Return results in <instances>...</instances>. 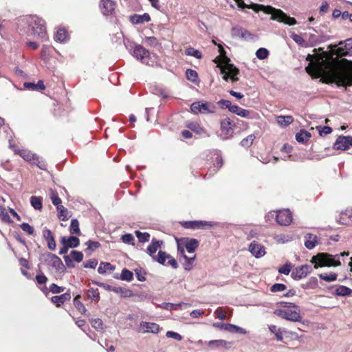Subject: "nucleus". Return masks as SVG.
Returning a JSON list of instances; mask_svg holds the SVG:
<instances>
[{
	"mask_svg": "<svg viewBox=\"0 0 352 352\" xmlns=\"http://www.w3.org/2000/svg\"><path fill=\"white\" fill-rule=\"evenodd\" d=\"M186 126L197 134H202L205 132L204 129L197 122H189L186 124Z\"/></svg>",
	"mask_w": 352,
	"mask_h": 352,
	"instance_id": "obj_39",
	"label": "nucleus"
},
{
	"mask_svg": "<svg viewBox=\"0 0 352 352\" xmlns=\"http://www.w3.org/2000/svg\"><path fill=\"white\" fill-rule=\"evenodd\" d=\"M352 294V289L344 286L340 285L335 290V294L340 296H350Z\"/></svg>",
	"mask_w": 352,
	"mask_h": 352,
	"instance_id": "obj_37",
	"label": "nucleus"
},
{
	"mask_svg": "<svg viewBox=\"0 0 352 352\" xmlns=\"http://www.w3.org/2000/svg\"><path fill=\"white\" fill-rule=\"evenodd\" d=\"M60 243L62 244H66L69 248H74L79 245L80 241L78 238L74 236H71L68 238L63 236L60 239Z\"/></svg>",
	"mask_w": 352,
	"mask_h": 352,
	"instance_id": "obj_25",
	"label": "nucleus"
},
{
	"mask_svg": "<svg viewBox=\"0 0 352 352\" xmlns=\"http://www.w3.org/2000/svg\"><path fill=\"white\" fill-rule=\"evenodd\" d=\"M58 213V218L61 221H66L68 219L67 217V210L62 205L58 206L56 207Z\"/></svg>",
	"mask_w": 352,
	"mask_h": 352,
	"instance_id": "obj_43",
	"label": "nucleus"
},
{
	"mask_svg": "<svg viewBox=\"0 0 352 352\" xmlns=\"http://www.w3.org/2000/svg\"><path fill=\"white\" fill-rule=\"evenodd\" d=\"M230 112L242 118H248L250 116V111L248 110L242 109L238 105H232V107H230Z\"/></svg>",
	"mask_w": 352,
	"mask_h": 352,
	"instance_id": "obj_28",
	"label": "nucleus"
},
{
	"mask_svg": "<svg viewBox=\"0 0 352 352\" xmlns=\"http://www.w3.org/2000/svg\"><path fill=\"white\" fill-rule=\"evenodd\" d=\"M130 21L133 24H142L151 21L150 15L148 13L143 14H133L130 16Z\"/></svg>",
	"mask_w": 352,
	"mask_h": 352,
	"instance_id": "obj_24",
	"label": "nucleus"
},
{
	"mask_svg": "<svg viewBox=\"0 0 352 352\" xmlns=\"http://www.w3.org/2000/svg\"><path fill=\"white\" fill-rule=\"evenodd\" d=\"M184 245L185 248L189 253H193L199 245V241L195 239L184 238L182 239V243L178 245V250L182 254H184V250L182 247Z\"/></svg>",
	"mask_w": 352,
	"mask_h": 352,
	"instance_id": "obj_11",
	"label": "nucleus"
},
{
	"mask_svg": "<svg viewBox=\"0 0 352 352\" xmlns=\"http://www.w3.org/2000/svg\"><path fill=\"white\" fill-rule=\"evenodd\" d=\"M187 79L192 82H195L198 78V74L195 70L188 69L186 71Z\"/></svg>",
	"mask_w": 352,
	"mask_h": 352,
	"instance_id": "obj_47",
	"label": "nucleus"
},
{
	"mask_svg": "<svg viewBox=\"0 0 352 352\" xmlns=\"http://www.w3.org/2000/svg\"><path fill=\"white\" fill-rule=\"evenodd\" d=\"M133 278V274L130 270L124 268L122 270L120 279L122 280L131 281Z\"/></svg>",
	"mask_w": 352,
	"mask_h": 352,
	"instance_id": "obj_42",
	"label": "nucleus"
},
{
	"mask_svg": "<svg viewBox=\"0 0 352 352\" xmlns=\"http://www.w3.org/2000/svg\"><path fill=\"white\" fill-rule=\"evenodd\" d=\"M318 276L320 277V279L325 280L327 282H333L337 279L338 275L336 273L330 272L320 274Z\"/></svg>",
	"mask_w": 352,
	"mask_h": 352,
	"instance_id": "obj_40",
	"label": "nucleus"
},
{
	"mask_svg": "<svg viewBox=\"0 0 352 352\" xmlns=\"http://www.w3.org/2000/svg\"><path fill=\"white\" fill-rule=\"evenodd\" d=\"M69 232L72 234H80L79 222L77 219H74L71 221Z\"/></svg>",
	"mask_w": 352,
	"mask_h": 352,
	"instance_id": "obj_41",
	"label": "nucleus"
},
{
	"mask_svg": "<svg viewBox=\"0 0 352 352\" xmlns=\"http://www.w3.org/2000/svg\"><path fill=\"white\" fill-rule=\"evenodd\" d=\"M292 38L294 42H296L298 45L300 46H305V41L304 38L298 34H292L291 35Z\"/></svg>",
	"mask_w": 352,
	"mask_h": 352,
	"instance_id": "obj_60",
	"label": "nucleus"
},
{
	"mask_svg": "<svg viewBox=\"0 0 352 352\" xmlns=\"http://www.w3.org/2000/svg\"><path fill=\"white\" fill-rule=\"evenodd\" d=\"M70 256L72 259L78 263H80L83 259V254L82 252L73 250L70 252Z\"/></svg>",
	"mask_w": 352,
	"mask_h": 352,
	"instance_id": "obj_56",
	"label": "nucleus"
},
{
	"mask_svg": "<svg viewBox=\"0 0 352 352\" xmlns=\"http://www.w3.org/2000/svg\"><path fill=\"white\" fill-rule=\"evenodd\" d=\"M278 124L281 126H287L293 122L294 118L291 116H279L276 118Z\"/></svg>",
	"mask_w": 352,
	"mask_h": 352,
	"instance_id": "obj_30",
	"label": "nucleus"
},
{
	"mask_svg": "<svg viewBox=\"0 0 352 352\" xmlns=\"http://www.w3.org/2000/svg\"><path fill=\"white\" fill-rule=\"evenodd\" d=\"M264 12L270 14L271 20L277 21L288 25H294L297 23L296 20L294 17L287 15L283 10L274 8L272 6H267L265 8Z\"/></svg>",
	"mask_w": 352,
	"mask_h": 352,
	"instance_id": "obj_4",
	"label": "nucleus"
},
{
	"mask_svg": "<svg viewBox=\"0 0 352 352\" xmlns=\"http://www.w3.org/2000/svg\"><path fill=\"white\" fill-rule=\"evenodd\" d=\"M115 268V266L112 265L110 263L102 262L98 268V272L103 274L107 272H113Z\"/></svg>",
	"mask_w": 352,
	"mask_h": 352,
	"instance_id": "obj_31",
	"label": "nucleus"
},
{
	"mask_svg": "<svg viewBox=\"0 0 352 352\" xmlns=\"http://www.w3.org/2000/svg\"><path fill=\"white\" fill-rule=\"evenodd\" d=\"M337 52L341 56H352V38H348L344 41L340 42Z\"/></svg>",
	"mask_w": 352,
	"mask_h": 352,
	"instance_id": "obj_14",
	"label": "nucleus"
},
{
	"mask_svg": "<svg viewBox=\"0 0 352 352\" xmlns=\"http://www.w3.org/2000/svg\"><path fill=\"white\" fill-rule=\"evenodd\" d=\"M318 287V279L316 277H311L305 283L301 284V287L304 289H315Z\"/></svg>",
	"mask_w": 352,
	"mask_h": 352,
	"instance_id": "obj_32",
	"label": "nucleus"
},
{
	"mask_svg": "<svg viewBox=\"0 0 352 352\" xmlns=\"http://www.w3.org/2000/svg\"><path fill=\"white\" fill-rule=\"evenodd\" d=\"M47 260L49 263L59 272H63L65 270V267L61 259L56 254L48 253L47 254Z\"/></svg>",
	"mask_w": 352,
	"mask_h": 352,
	"instance_id": "obj_15",
	"label": "nucleus"
},
{
	"mask_svg": "<svg viewBox=\"0 0 352 352\" xmlns=\"http://www.w3.org/2000/svg\"><path fill=\"white\" fill-rule=\"evenodd\" d=\"M10 146L13 148V151L15 154L20 155L24 160L29 162L31 164L36 156V154L32 153L30 151L16 148L11 144H10Z\"/></svg>",
	"mask_w": 352,
	"mask_h": 352,
	"instance_id": "obj_17",
	"label": "nucleus"
},
{
	"mask_svg": "<svg viewBox=\"0 0 352 352\" xmlns=\"http://www.w3.org/2000/svg\"><path fill=\"white\" fill-rule=\"evenodd\" d=\"M115 293L118 294L122 298H129L133 296V292L126 287H116Z\"/></svg>",
	"mask_w": 352,
	"mask_h": 352,
	"instance_id": "obj_36",
	"label": "nucleus"
},
{
	"mask_svg": "<svg viewBox=\"0 0 352 352\" xmlns=\"http://www.w3.org/2000/svg\"><path fill=\"white\" fill-rule=\"evenodd\" d=\"M167 258H170V255L167 254L166 252H163V251H159L158 252V256H155L153 260L162 264V265H166V260Z\"/></svg>",
	"mask_w": 352,
	"mask_h": 352,
	"instance_id": "obj_34",
	"label": "nucleus"
},
{
	"mask_svg": "<svg viewBox=\"0 0 352 352\" xmlns=\"http://www.w3.org/2000/svg\"><path fill=\"white\" fill-rule=\"evenodd\" d=\"M43 236L47 242V248L51 250H54L56 244L51 230L45 228L43 231Z\"/></svg>",
	"mask_w": 352,
	"mask_h": 352,
	"instance_id": "obj_22",
	"label": "nucleus"
},
{
	"mask_svg": "<svg viewBox=\"0 0 352 352\" xmlns=\"http://www.w3.org/2000/svg\"><path fill=\"white\" fill-rule=\"evenodd\" d=\"M235 124L229 118H226L221 121L220 137L223 140H228L234 133L233 127Z\"/></svg>",
	"mask_w": 352,
	"mask_h": 352,
	"instance_id": "obj_8",
	"label": "nucleus"
},
{
	"mask_svg": "<svg viewBox=\"0 0 352 352\" xmlns=\"http://www.w3.org/2000/svg\"><path fill=\"white\" fill-rule=\"evenodd\" d=\"M163 244L162 241L157 240L155 239H153L151 241V243L147 247L146 252L153 258L156 255L155 254L157 250L160 248L161 245Z\"/></svg>",
	"mask_w": 352,
	"mask_h": 352,
	"instance_id": "obj_21",
	"label": "nucleus"
},
{
	"mask_svg": "<svg viewBox=\"0 0 352 352\" xmlns=\"http://www.w3.org/2000/svg\"><path fill=\"white\" fill-rule=\"evenodd\" d=\"M254 139V135L251 134L241 140V145L243 147L248 148L252 144Z\"/></svg>",
	"mask_w": 352,
	"mask_h": 352,
	"instance_id": "obj_51",
	"label": "nucleus"
},
{
	"mask_svg": "<svg viewBox=\"0 0 352 352\" xmlns=\"http://www.w3.org/2000/svg\"><path fill=\"white\" fill-rule=\"evenodd\" d=\"M256 57L260 60H264L269 56V51L264 47L259 48L256 52Z\"/></svg>",
	"mask_w": 352,
	"mask_h": 352,
	"instance_id": "obj_53",
	"label": "nucleus"
},
{
	"mask_svg": "<svg viewBox=\"0 0 352 352\" xmlns=\"http://www.w3.org/2000/svg\"><path fill=\"white\" fill-rule=\"evenodd\" d=\"M348 255L349 253L345 252L336 255L328 253H318L311 258V262L314 265L316 269L322 267L338 266L341 265L340 257Z\"/></svg>",
	"mask_w": 352,
	"mask_h": 352,
	"instance_id": "obj_3",
	"label": "nucleus"
},
{
	"mask_svg": "<svg viewBox=\"0 0 352 352\" xmlns=\"http://www.w3.org/2000/svg\"><path fill=\"white\" fill-rule=\"evenodd\" d=\"M115 2L111 0H101L100 7L104 15L111 14L115 9Z\"/></svg>",
	"mask_w": 352,
	"mask_h": 352,
	"instance_id": "obj_20",
	"label": "nucleus"
},
{
	"mask_svg": "<svg viewBox=\"0 0 352 352\" xmlns=\"http://www.w3.org/2000/svg\"><path fill=\"white\" fill-rule=\"evenodd\" d=\"M292 267H293V265L291 263H287L284 265L279 267L278 270V272L280 274L288 275L290 273Z\"/></svg>",
	"mask_w": 352,
	"mask_h": 352,
	"instance_id": "obj_54",
	"label": "nucleus"
},
{
	"mask_svg": "<svg viewBox=\"0 0 352 352\" xmlns=\"http://www.w3.org/2000/svg\"><path fill=\"white\" fill-rule=\"evenodd\" d=\"M135 233L140 242L145 243L149 241L151 236L148 232H142L137 230Z\"/></svg>",
	"mask_w": 352,
	"mask_h": 352,
	"instance_id": "obj_44",
	"label": "nucleus"
},
{
	"mask_svg": "<svg viewBox=\"0 0 352 352\" xmlns=\"http://www.w3.org/2000/svg\"><path fill=\"white\" fill-rule=\"evenodd\" d=\"M87 294L89 298L94 300L98 301L100 298V294L98 289L91 288L87 290Z\"/></svg>",
	"mask_w": 352,
	"mask_h": 352,
	"instance_id": "obj_52",
	"label": "nucleus"
},
{
	"mask_svg": "<svg viewBox=\"0 0 352 352\" xmlns=\"http://www.w3.org/2000/svg\"><path fill=\"white\" fill-rule=\"evenodd\" d=\"M305 247L311 250L315 246L317 242V236L316 235H314L312 234L308 233L305 236Z\"/></svg>",
	"mask_w": 352,
	"mask_h": 352,
	"instance_id": "obj_27",
	"label": "nucleus"
},
{
	"mask_svg": "<svg viewBox=\"0 0 352 352\" xmlns=\"http://www.w3.org/2000/svg\"><path fill=\"white\" fill-rule=\"evenodd\" d=\"M182 225L185 228L195 230L200 228H212L216 225V223L213 221H189L183 222Z\"/></svg>",
	"mask_w": 352,
	"mask_h": 352,
	"instance_id": "obj_10",
	"label": "nucleus"
},
{
	"mask_svg": "<svg viewBox=\"0 0 352 352\" xmlns=\"http://www.w3.org/2000/svg\"><path fill=\"white\" fill-rule=\"evenodd\" d=\"M311 138V134L305 130H300L296 135V140L300 143L307 142Z\"/></svg>",
	"mask_w": 352,
	"mask_h": 352,
	"instance_id": "obj_29",
	"label": "nucleus"
},
{
	"mask_svg": "<svg viewBox=\"0 0 352 352\" xmlns=\"http://www.w3.org/2000/svg\"><path fill=\"white\" fill-rule=\"evenodd\" d=\"M32 164L36 165L41 170H45L47 169V164L43 159H40L38 156H36L33 160Z\"/></svg>",
	"mask_w": 352,
	"mask_h": 352,
	"instance_id": "obj_50",
	"label": "nucleus"
},
{
	"mask_svg": "<svg viewBox=\"0 0 352 352\" xmlns=\"http://www.w3.org/2000/svg\"><path fill=\"white\" fill-rule=\"evenodd\" d=\"M352 146L351 136H339L333 144V148L336 150L345 151Z\"/></svg>",
	"mask_w": 352,
	"mask_h": 352,
	"instance_id": "obj_12",
	"label": "nucleus"
},
{
	"mask_svg": "<svg viewBox=\"0 0 352 352\" xmlns=\"http://www.w3.org/2000/svg\"><path fill=\"white\" fill-rule=\"evenodd\" d=\"M272 217L275 215L278 224L283 226H289L292 221V214L289 210H280L278 211L270 212Z\"/></svg>",
	"mask_w": 352,
	"mask_h": 352,
	"instance_id": "obj_6",
	"label": "nucleus"
},
{
	"mask_svg": "<svg viewBox=\"0 0 352 352\" xmlns=\"http://www.w3.org/2000/svg\"><path fill=\"white\" fill-rule=\"evenodd\" d=\"M50 198L54 206H56V207H58V206H60L62 201L56 192H52Z\"/></svg>",
	"mask_w": 352,
	"mask_h": 352,
	"instance_id": "obj_62",
	"label": "nucleus"
},
{
	"mask_svg": "<svg viewBox=\"0 0 352 352\" xmlns=\"http://www.w3.org/2000/svg\"><path fill=\"white\" fill-rule=\"evenodd\" d=\"M317 76H321V81L324 83H336L338 87H349L352 85V65L338 67L327 71L316 68Z\"/></svg>",
	"mask_w": 352,
	"mask_h": 352,
	"instance_id": "obj_1",
	"label": "nucleus"
},
{
	"mask_svg": "<svg viewBox=\"0 0 352 352\" xmlns=\"http://www.w3.org/2000/svg\"><path fill=\"white\" fill-rule=\"evenodd\" d=\"M208 345L212 349H230L231 346L230 342H227L223 340H211L208 342Z\"/></svg>",
	"mask_w": 352,
	"mask_h": 352,
	"instance_id": "obj_23",
	"label": "nucleus"
},
{
	"mask_svg": "<svg viewBox=\"0 0 352 352\" xmlns=\"http://www.w3.org/2000/svg\"><path fill=\"white\" fill-rule=\"evenodd\" d=\"M190 109L194 113H210L214 111V107L209 102H195L190 106Z\"/></svg>",
	"mask_w": 352,
	"mask_h": 352,
	"instance_id": "obj_9",
	"label": "nucleus"
},
{
	"mask_svg": "<svg viewBox=\"0 0 352 352\" xmlns=\"http://www.w3.org/2000/svg\"><path fill=\"white\" fill-rule=\"evenodd\" d=\"M286 285H284V284H282V283H276V284H274L271 288H270V291L272 292H283V291H285L286 289Z\"/></svg>",
	"mask_w": 352,
	"mask_h": 352,
	"instance_id": "obj_59",
	"label": "nucleus"
},
{
	"mask_svg": "<svg viewBox=\"0 0 352 352\" xmlns=\"http://www.w3.org/2000/svg\"><path fill=\"white\" fill-rule=\"evenodd\" d=\"M186 54L188 56H194L198 59H200L202 57L201 52L191 47H188L186 50Z\"/></svg>",
	"mask_w": 352,
	"mask_h": 352,
	"instance_id": "obj_48",
	"label": "nucleus"
},
{
	"mask_svg": "<svg viewBox=\"0 0 352 352\" xmlns=\"http://www.w3.org/2000/svg\"><path fill=\"white\" fill-rule=\"evenodd\" d=\"M249 250L251 254L256 258H261L265 254V250L263 245L259 244L256 241H252L250 246Z\"/></svg>",
	"mask_w": 352,
	"mask_h": 352,
	"instance_id": "obj_18",
	"label": "nucleus"
},
{
	"mask_svg": "<svg viewBox=\"0 0 352 352\" xmlns=\"http://www.w3.org/2000/svg\"><path fill=\"white\" fill-rule=\"evenodd\" d=\"M92 327L96 330L102 329L103 323L101 319L96 318L91 320Z\"/></svg>",
	"mask_w": 352,
	"mask_h": 352,
	"instance_id": "obj_61",
	"label": "nucleus"
},
{
	"mask_svg": "<svg viewBox=\"0 0 352 352\" xmlns=\"http://www.w3.org/2000/svg\"><path fill=\"white\" fill-rule=\"evenodd\" d=\"M294 309H276L275 311V314L282 318H284L287 320L292 322H301L302 318L300 313L299 307L293 305Z\"/></svg>",
	"mask_w": 352,
	"mask_h": 352,
	"instance_id": "obj_5",
	"label": "nucleus"
},
{
	"mask_svg": "<svg viewBox=\"0 0 352 352\" xmlns=\"http://www.w3.org/2000/svg\"><path fill=\"white\" fill-rule=\"evenodd\" d=\"M133 56L144 63H148L150 53L141 45H135L133 50Z\"/></svg>",
	"mask_w": 352,
	"mask_h": 352,
	"instance_id": "obj_16",
	"label": "nucleus"
},
{
	"mask_svg": "<svg viewBox=\"0 0 352 352\" xmlns=\"http://www.w3.org/2000/svg\"><path fill=\"white\" fill-rule=\"evenodd\" d=\"M311 272V267L308 265H303L296 267L292 272L291 276L293 279L298 280L306 277Z\"/></svg>",
	"mask_w": 352,
	"mask_h": 352,
	"instance_id": "obj_13",
	"label": "nucleus"
},
{
	"mask_svg": "<svg viewBox=\"0 0 352 352\" xmlns=\"http://www.w3.org/2000/svg\"><path fill=\"white\" fill-rule=\"evenodd\" d=\"M221 72L223 74V79L226 81H228L229 78H230L232 82L238 80L237 76L239 74V70L233 64H226L221 67Z\"/></svg>",
	"mask_w": 352,
	"mask_h": 352,
	"instance_id": "obj_7",
	"label": "nucleus"
},
{
	"mask_svg": "<svg viewBox=\"0 0 352 352\" xmlns=\"http://www.w3.org/2000/svg\"><path fill=\"white\" fill-rule=\"evenodd\" d=\"M20 25H28L30 34L34 38L45 41L46 38V28L44 21L37 16H26L21 19Z\"/></svg>",
	"mask_w": 352,
	"mask_h": 352,
	"instance_id": "obj_2",
	"label": "nucleus"
},
{
	"mask_svg": "<svg viewBox=\"0 0 352 352\" xmlns=\"http://www.w3.org/2000/svg\"><path fill=\"white\" fill-rule=\"evenodd\" d=\"M86 244L87 245V248L85 250L86 252L89 250L94 251L100 246V243L98 241H88Z\"/></svg>",
	"mask_w": 352,
	"mask_h": 352,
	"instance_id": "obj_58",
	"label": "nucleus"
},
{
	"mask_svg": "<svg viewBox=\"0 0 352 352\" xmlns=\"http://www.w3.org/2000/svg\"><path fill=\"white\" fill-rule=\"evenodd\" d=\"M183 256L186 260V262L184 264V267L185 270L190 271L192 268L193 263L195 259V256L192 257H188L185 254H183Z\"/></svg>",
	"mask_w": 352,
	"mask_h": 352,
	"instance_id": "obj_49",
	"label": "nucleus"
},
{
	"mask_svg": "<svg viewBox=\"0 0 352 352\" xmlns=\"http://www.w3.org/2000/svg\"><path fill=\"white\" fill-rule=\"evenodd\" d=\"M122 241L126 244H133L134 237L131 234H126L122 236Z\"/></svg>",
	"mask_w": 352,
	"mask_h": 352,
	"instance_id": "obj_63",
	"label": "nucleus"
},
{
	"mask_svg": "<svg viewBox=\"0 0 352 352\" xmlns=\"http://www.w3.org/2000/svg\"><path fill=\"white\" fill-rule=\"evenodd\" d=\"M183 305H185V304L183 302L177 303V304L170 303V302H163L160 305H158V307H160L164 309H166V310L172 311V310L179 309V308H181V307Z\"/></svg>",
	"mask_w": 352,
	"mask_h": 352,
	"instance_id": "obj_33",
	"label": "nucleus"
},
{
	"mask_svg": "<svg viewBox=\"0 0 352 352\" xmlns=\"http://www.w3.org/2000/svg\"><path fill=\"white\" fill-rule=\"evenodd\" d=\"M43 199L41 197L32 196L30 197V204L31 206L35 209L38 210H41L43 208Z\"/></svg>",
	"mask_w": 352,
	"mask_h": 352,
	"instance_id": "obj_35",
	"label": "nucleus"
},
{
	"mask_svg": "<svg viewBox=\"0 0 352 352\" xmlns=\"http://www.w3.org/2000/svg\"><path fill=\"white\" fill-rule=\"evenodd\" d=\"M67 36L68 35L67 31L63 28H60L57 30L54 36V39L56 41L62 43L67 40Z\"/></svg>",
	"mask_w": 352,
	"mask_h": 352,
	"instance_id": "obj_38",
	"label": "nucleus"
},
{
	"mask_svg": "<svg viewBox=\"0 0 352 352\" xmlns=\"http://www.w3.org/2000/svg\"><path fill=\"white\" fill-rule=\"evenodd\" d=\"M71 298V295L69 293L66 292L60 296H54L52 298V302L57 307H60L61 305L64 304L65 302L69 300Z\"/></svg>",
	"mask_w": 352,
	"mask_h": 352,
	"instance_id": "obj_26",
	"label": "nucleus"
},
{
	"mask_svg": "<svg viewBox=\"0 0 352 352\" xmlns=\"http://www.w3.org/2000/svg\"><path fill=\"white\" fill-rule=\"evenodd\" d=\"M20 227L23 232H26L30 235H32L34 232V228L28 223H23L22 224H21Z\"/></svg>",
	"mask_w": 352,
	"mask_h": 352,
	"instance_id": "obj_57",
	"label": "nucleus"
},
{
	"mask_svg": "<svg viewBox=\"0 0 352 352\" xmlns=\"http://www.w3.org/2000/svg\"><path fill=\"white\" fill-rule=\"evenodd\" d=\"M160 331V326L154 322H141L140 325V331L143 333H157Z\"/></svg>",
	"mask_w": 352,
	"mask_h": 352,
	"instance_id": "obj_19",
	"label": "nucleus"
},
{
	"mask_svg": "<svg viewBox=\"0 0 352 352\" xmlns=\"http://www.w3.org/2000/svg\"><path fill=\"white\" fill-rule=\"evenodd\" d=\"M0 217L3 221L6 223H11L12 222V219H10L9 214L6 210V208L3 206H0Z\"/></svg>",
	"mask_w": 352,
	"mask_h": 352,
	"instance_id": "obj_55",
	"label": "nucleus"
},
{
	"mask_svg": "<svg viewBox=\"0 0 352 352\" xmlns=\"http://www.w3.org/2000/svg\"><path fill=\"white\" fill-rule=\"evenodd\" d=\"M80 296H76L74 299V305L75 307L81 313L84 314L86 311L85 305L80 301Z\"/></svg>",
	"mask_w": 352,
	"mask_h": 352,
	"instance_id": "obj_45",
	"label": "nucleus"
},
{
	"mask_svg": "<svg viewBox=\"0 0 352 352\" xmlns=\"http://www.w3.org/2000/svg\"><path fill=\"white\" fill-rule=\"evenodd\" d=\"M65 289V287H60V286H58L57 285H56L55 283H52L50 286V290L51 292H52L53 294H59L62 292H63Z\"/></svg>",
	"mask_w": 352,
	"mask_h": 352,
	"instance_id": "obj_64",
	"label": "nucleus"
},
{
	"mask_svg": "<svg viewBox=\"0 0 352 352\" xmlns=\"http://www.w3.org/2000/svg\"><path fill=\"white\" fill-rule=\"evenodd\" d=\"M144 43L150 47H156L160 43L157 38L154 36H147L144 39Z\"/></svg>",
	"mask_w": 352,
	"mask_h": 352,
	"instance_id": "obj_46",
	"label": "nucleus"
}]
</instances>
